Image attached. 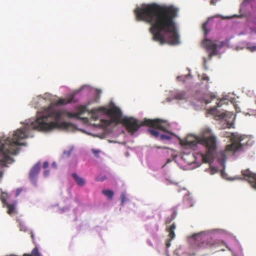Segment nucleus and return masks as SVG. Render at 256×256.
I'll return each mask as SVG.
<instances>
[{"label":"nucleus","mask_w":256,"mask_h":256,"mask_svg":"<svg viewBox=\"0 0 256 256\" xmlns=\"http://www.w3.org/2000/svg\"><path fill=\"white\" fill-rule=\"evenodd\" d=\"M138 20L150 24L149 32L152 40L160 44H180L175 19L178 16V9L172 5L161 6L156 3L146 4L135 10Z\"/></svg>","instance_id":"f257e3e1"},{"label":"nucleus","mask_w":256,"mask_h":256,"mask_svg":"<svg viewBox=\"0 0 256 256\" xmlns=\"http://www.w3.org/2000/svg\"><path fill=\"white\" fill-rule=\"evenodd\" d=\"M74 94H72L66 98H59L53 102L48 107L38 112L36 119L31 124L32 128L44 132L50 131L56 128L66 129L69 127L70 124L66 122H60L63 116L80 119V116L87 111L86 106H80L78 113L70 112L54 107L55 106L65 105L76 102V101L74 100Z\"/></svg>","instance_id":"f03ea898"},{"label":"nucleus","mask_w":256,"mask_h":256,"mask_svg":"<svg viewBox=\"0 0 256 256\" xmlns=\"http://www.w3.org/2000/svg\"><path fill=\"white\" fill-rule=\"evenodd\" d=\"M28 134L25 128L16 130L12 138L0 137V181L2 180L4 170L14 162L12 156L17 154L20 150V146H24L21 140L26 138Z\"/></svg>","instance_id":"7ed1b4c3"},{"label":"nucleus","mask_w":256,"mask_h":256,"mask_svg":"<svg viewBox=\"0 0 256 256\" xmlns=\"http://www.w3.org/2000/svg\"><path fill=\"white\" fill-rule=\"evenodd\" d=\"M218 140L210 128L204 129L198 136L194 138V140L186 139L184 142V145L188 146L193 150H196L198 144H202L206 150V153L202 154L203 162H210L214 159L217 149Z\"/></svg>","instance_id":"20e7f679"},{"label":"nucleus","mask_w":256,"mask_h":256,"mask_svg":"<svg viewBox=\"0 0 256 256\" xmlns=\"http://www.w3.org/2000/svg\"><path fill=\"white\" fill-rule=\"evenodd\" d=\"M90 112L92 118L96 120L98 118L100 114H104L110 116V120H101L102 124L104 126H110L112 122H122V112L120 108L113 105L110 108L104 106L100 107L98 108L92 110Z\"/></svg>","instance_id":"39448f33"},{"label":"nucleus","mask_w":256,"mask_h":256,"mask_svg":"<svg viewBox=\"0 0 256 256\" xmlns=\"http://www.w3.org/2000/svg\"><path fill=\"white\" fill-rule=\"evenodd\" d=\"M192 238H193V246L198 248H219L222 246H226V248L230 250L226 243L222 240H216L212 238L210 236L204 232H200L194 234Z\"/></svg>","instance_id":"423d86ee"},{"label":"nucleus","mask_w":256,"mask_h":256,"mask_svg":"<svg viewBox=\"0 0 256 256\" xmlns=\"http://www.w3.org/2000/svg\"><path fill=\"white\" fill-rule=\"evenodd\" d=\"M226 42L218 40H212L205 38L202 42V46L208 53V56L211 58L213 56L218 54V50L224 46Z\"/></svg>","instance_id":"0eeeda50"},{"label":"nucleus","mask_w":256,"mask_h":256,"mask_svg":"<svg viewBox=\"0 0 256 256\" xmlns=\"http://www.w3.org/2000/svg\"><path fill=\"white\" fill-rule=\"evenodd\" d=\"M162 122L163 121L160 119H145L142 122V124L151 127L152 128H149L148 130L149 132L152 136L157 138L159 136V132L158 130L166 132V128L162 125Z\"/></svg>","instance_id":"6e6552de"},{"label":"nucleus","mask_w":256,"mask_h":256,"mask_svg":"<svg viewBox=\"0 0 256 256\" xmlns=\"http://www.w3.org/2000/svg\"><path fill=\"white\" fill-rule=\"evenodd\" d=\"M252 142L248 136H237L235 140L233 141L232 143L226 146V151L236 152L240 150L243 146L252 145Z\"/></svg>","instance_id":"1a4fd4ad"},{"label":"nucleus","mask_w":256,"mask_h":256,"mask_svg":"<svg viewBox=\"0 0 256 256\" xmlns=\"http://www.w3.org/2000/svg\"><path fill=\"white\" fill-rule=\"evenodd\" d=\"M122 122L125 126L127 130L132 134H134L142 126H144L142 122L141 124H138V120L133 118L124 117L122 118Z\"/></svg>","instance_id":"9d476101"},{"label":"nucleus","mask_w":256,"mask_h":256,"mask_svg":"<svg viewBox=\"0 0 256 256\" xmlns=\"http://www.w3.org/2000/svg\"><path fill=\"white\" fill-rule=\"evenodd\" d=\"M10 198L9 194L1 190L0 200L3 204V207L8 208L7 213L10 216L16 213V206L17 202L14 201L12 204H8L7 200Z\"/></svg>","instance_id":"9b49d317"},{"label":"nucleus","mask_w":256,"mask_h":256,"mask_svg":"<svg viewBox=\"0 0 256 256\" xmlns=\"http://www.w3.org/2000/svg\"><path fill=\"white\" fill-rule=\"evenodd\" d=\"M242 174L252 186L256 189V174L250 171L249 169L242 170Z\"/></svg>","instance_id":"f8f14e48"},{"label":"nucleus","mask_w":256,"mask_h":256,"mask_svg":"<svg viewBox=\"0 0 256 256\" xmlns=\"http://www.w3.org/2000/svg\"><path fill=\"white\" fill-rule=\"evenodd\" d=\"M40 163L38 162L30 169V171L29 178L30 181L34 184L36 182V180L40 172Z\"/></svg>","instance_id":"ddd939ff"},{"label":"nucleus","mask_w":256,"mask_h":256,"mask_svg":"<svg viewBox=\"0 0 256 256\" xmlns=\"http://www.w3.org/2000/svg\"><path fill=\"white\" fill-rule=\"evenodd\" d=\"M176 228V224L175 223H173L172 225L166 227V230L168 232V237L170 240H173L175 237L174 230Z\"/></svg>","instance_id":"4468645a"},{"label":"nucleus","mask_w":256,"mask_h":256,"mask_svg":"<svg viewBox=\"0 0 256 256\" xmlns=\"http://www.w3.org/2000/svg\"><path fill=\"white\" fill-rule=\"evenodd\" d=\"M72 176L78 186H82L85 184L86 182L84 180L79 176L76 174L73 173Z\"/></svg>","instance_id":"2eb2a0df"},{"label":"nucleus","mask_w":256,"mask_h":256,"mask_svg":"<svg viewBox=\"0 0 256 256\" xmlns=\"http://www.w3.org/2000/svg\"><path fill=\"white\" fill-rule=\"evenodd\" d=\"M102 194L108 197L110 200H112L114 196V192L109 190H103L102 192Z\"/></svg>","instance_id":"dca6fc26"},{"label":"nucleus","mask_w":256,"mask_h":256,"mask_svg":"<svg viewBox=\"0 0 256 256\" xmlns=\"http://www.w3.org/2000/svg\"><path fill=\"white\" fill-rule=\"evenodd\" d=\"M174 98L178 100H184L186 98V92L183 91L176 92L174 94Z\"/></svg>","instance_id":"f3484780"},{"label":"nucleus","mask_w":256,"mask_h":256,"mask_svg":"<svg viewBox=\"0 0 256 256\" xmlns=\"http://www.w3.org/2000/svg\"><path fill=\"white\" fill-rule=\"evenodd\" d=\"M176 216V212L175 211H174L170 216H168L166 218L165 221V224H170L172 221H173L175 219Z\"/></svg>","instance_id":"a211bd4d"},{"label":"nucleus","mask_w":256,"mask_h":256,"mask_svg":"<svg viewBox=\"0 0 256 256\" xmlns=\"http://www.w3.org/2000/svg\"><path fill=\"white\" fill-rule=\"evenodd\" d=\"M224 136L227 138H230L232 141V143L233 141L235 140L237 136H236L233 133L225 132L224 134Z\"/></svg>","instance_id":"6ab92c4d"},{"label":"nucleus","mask_w":256,"mask_h":256,"mask_svg":"<svg viewBox=\"0 0 256 256\" xmlns=\"http://www.w3.org/2000/svg\"><path fill=\"white\" fill-rule=\"evenodd\" d=\"M160 140H170L171 138V136L170 135L162 134H160Z\"/></svg>","instance_id":"aec40b11"},{"label":"nucleus","mask_w":256,"mask_h":256,"mask_svg":"<svg viewBox=\"0 0 256 256\" xmlns=\"http://www.w3.org/2000/svg\"><path fill=\"white\" fill-rule=\"evenodd\" d=\"M207 24H208V22H206L202 24V30L204 32L205 36H206L208 34V30L206 29Z\"/></svg>","instance_id":"412c9836"},{"label":"nucleus","mask_w":256,"mask_h":256,"mask_svg":"<svg viewBox=\"0 0 256 256\" xmlns=\"http://www.w3.org/2000/svg\"><path fill=\"white\" fill-rule=\"evenodd\" d=\"M126 200V198L125 194L122 193L121 194V204H122V205L124 204V202H125Z\"/></svg>","instance_id":"4be33fe9"},{"label":"nucleus","mask_w":256,"mask_h":256,"mask_svg":"<svg viewBox=\"0 0 256 256\" xmlns=\"http://www.w3.org/2000/svg\"><path fill=\"white\" fill-rule=\"evenodd\" d=\"M96 100L97 101L100 98V94L101 93V90H96Z\"/></svg>","instance_id":"5701e85b"},{"label":"nucleus","mask_w":256,"mask_h":256,"mask_svg":"<svg viewBox=\"0 0 256 256\" xmlns=\"http://www.w3.org/2000/svg\"><path fill=\"white\" fill-rule=\"evenodd\" d=\"M202 79L208 82L210 80L209 77L206 74H202Z\"/></svg>","instance_id":"b1692460"},{"label":"nucleus","mask_w":256,"mask_h":256,"mask_svg":"<svg viewBox=\"0 0 256 256\" xmlns=\"http://www.w3.org/2000/svg\"><path fill=\"white\" fill-rule=\"evenodd\" d=\"M22 188H18L16 189V196H18L22 192Z\"/></svg>","instance_id":"393cba45"},{"label":"nucleus","mask_w":256,"mask_h":256,"mask_svg":"<svg viewBox=\"0 0 256 256\" xmlns=\"http://www.w3.org/2000/svg\"><path fill=\"white\" fill-rule=\"evenodd\" d=\"M92 152L95 156L98 157V154L100 152V151L98 150H94V149H92Z\"/></svg>","instance_id":"a878e982"},{"label":"nucleus","mask_w":256,"mask_h":256,"mask_svg":"<svg viewBox=\"0 0 256 256\" xmlns=\"http://www.w3.org/2000/svg\"><path fill=\"white\" fill-rule=\"evenodd\" d=\"M171 240H170V238H169L166 242V246L167 248L170 246V241Z\"/></svg>","instance_id":"bb28decb"},{"label":"nucleus","mask_w":256,"mask_h":256,"mask_svg":"<svg viewBox=\"0 0 256 256\" xmlns=\"http://www.w3.org/2000/svg\"><path fill=\"white\" fill-rule=\"evenodd\" d=\"M48 162H44L43 164V168H46L48 166Z\"/></svg>","instance_id":"cd10ccee"},{"label":"nucleus","mask_w":256,"mask_h":256,"mask_svg":"<svg viewBox=\"0 0 256 256\" xmlns=\"http://www.w3.org/2000/svg\"><path fill=\"white\" fill-rule=\"evenodd\" d=\"M218 0H211L210 2V4L212 5H216Z\"/></svg>","instance_id":"c85d7f7f"},{"label":"nucleus","mask_w":256,"mask_h":256,"mask_svg":"<svg viewBox=\"0 0 256 256\" xmlns=\"http://www.w3.org/2000/svg\"><path fill=\"white\" fill-rule=\"evenodd\" d=\"M223 100H220L218 104H217V106L218 107H220L222 106V105L223 104Z\"/></svg>","instance_id":"c756f323"},{"label":"nucleus","mask_w":256,"mask_h":256,"mask_svg":"<svg viewBox=\"0 0 256 256\" xmlns=\"http://www.w3.org/2000/svg\"><path fill=\"white\" fill-rule=\"evenodd\" d=\"M221 156L222 157V158L225 160L226 158V155L225 154V152H221Z\"/></svg>","instance_id":"7c9ffc66"},{"label":"nucleus","mask_w":256,"mask_h":256,"mask_svg":"<svg viewBox=\"0 0 256 256\" xmlns=\"http://www.w3.org/2000/svg\"><path fill=\"white\" fill-rule=\"evenodd\" d=\"M44 174L45 176H48L49 174V171L48 170H46L44 172Z\"/></svg>","instance_id":"2f4dec72"},{"label":"nucleus","mask_w":256,"mask_h":256,"mask_svg":"<svg viewBox=\"0 0 256 256\" xmlns=\"http://www.w3.org/2000/svg\"><path fill=\"white\" fill-rule=\"evenodd\" d=\"M52 166L54 168H56V162H53L52 164Z\"/></svg>","instance_id":"473e14b6"},{"label":"nucleus","mask_w":256,"mask_h":256,"mask_svg":"<svg viewBox=\"0 0 256 256\" xmlns=\"http://www.w3.org/2000/svg\"><path fill=\"white\" fill-rule=\"evenodd\" d=\"M72 150L71 149L67 152L66 154L68 156H69L70 155V154L72 152Z\"/></svg>","instance_id":"72a5a7b5"},{"label":"nucleus","mask_w":256,"mask_h":256,"mask_svg":"<svg viewBox=\"0 0 256 256\" xmlns=\"http://www.w3.org/2000/svg\"><path fill=\"white\" fill-rule=\"evenodd\" d=\"M212 99H214L216 98V96L214 94H212L211 95Z\"/></svg>","instance_id":"f704fd0d"},{"label":"nucleus","mask_w":256,"mask_h":256,"mask_svg":"<svg viewBox=\"0 0 256 256\" xmlns=\"http://www.w3.org/2000/svg\"><path fill=\"white\" fill-rule=\"evenodd\" d=\"M212 171H214V172H216V171H217L216 169V168L215 169V168H212Z\"/></svg>","instance_id":"c9c22d12"},{"label":"nucleus","mask_w":256,"mask_h":256,"mask_svg":"<svg viewBox=\"0 0 256 256\" xmlns=\"http://www.w3.org/2000/svg\"><path fill=\"white\" fill-rule=\"evenodd\" d=\"M252 50H256V47L254 46L253 48H252Z\"/></svg>","instance_id":"e433bc0d"},{"label":"nucleus","mask_w":256,"mask_h":256,"mask_svg":"<svg viewBox=\"0 0 256 256\" xmlns=\"http://www.w3.org/2000/svg\"><path fill=\"white\" fill-rule=\"evenodd\" d=\"M225 250L224 249H223V248H220L218 250V251H224Z\"/></svg>","instance_id":"4c0bfd02"},{"label":"nucleus","mask_w":256,"mask_h":256,"mask_svg":"<svg viewBox=\"0 0 256 256\" xmlns=\"http://www.w3.org/2000/svg\"><path fill=\"white\" fill-rule=\"evenodd\" d=\"M210 101H208V100H206V104H207L210 103Z\"/></svg>","instance_id":"58836bf2"},{"label":"nucleus","mask_w":256,"mask_h":256,"mask_svg":"<svg viewBox=\"0 0 256 256\" xmlns=\"http://www.w3.org/2000/svg\"><path fill=\"white\" fill-rule=\"evenodd\" d=\"M171 162V160H170V159H168V160H167V163H168V162Z\"/></svg>","instance_id":"ea45409f"},{"label":"nucleus","mask_w":256,"mask_h":256,"mask_svg":"<svg viewBox=\"0 0 256 256\" xmlns=\"http://www.w3.org/2000/svg\"><path fill=\"white\" fill-rule=\"evenodd\" d=\"M31 237H32V238H34V234H32H32H31Z\"/></svg>","instance_id":"a19ab883"},{"label":"nucleus","mask_w":256,"mask_h":256,"mask_svg":"<svg viewBox=\"0 0 256 256\" xmlns=\"http://www.w3.org/2000/svg\"><path fill=\"white\" fill-rule=\"evenodd\" d=\"M250 0H244V1L247 2H248L250 1Z\"/></svg>","instance_id":"79ce46f5"},{"label":"nucleus","mask_w":256,"mask_h":256,"mask_svg":"<svg viewBox=\"0 0 256 256\" xmlns=\"http://www.w3.org/2000/svg\"><path fill=\"white\" fill-rule=\"evenodd\" d=\"M104 179V178H102V179L101 180H102V181H103Z\"/></svg>","instance_id":"37998d69"}]
</instances>
